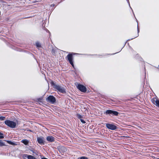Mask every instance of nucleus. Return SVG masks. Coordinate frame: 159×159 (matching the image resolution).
<instances>
[{
	"label": "nucleus",
	"instance_id": "obj_1",
	"mask_svg": "<svg viewBox=\"0 0 159 159\" xmlns=\"http://www.w3.org/2000/svg\"><path fill=\"white\" fill-rule=\"evenodd\" d=\"M51 84L55 89L57 90L58 92L63 93H66L65 90L63 87L60 86L59 85L56 84L54 82H51Z\"/></svg>",
	"mask_w": 159,
	"mask_h": 159
},
{
	"label": "nucleus",
	"instance_id": "obj_2",
	"mask_svg": "<svg viewBox=\"0 0 159 159\" xmlns=\"http://www.w3.org/2000/svg\"><path fill=\"white\" fill-rule=\"evenodd\" d=\"M4 123L7 126L12 128H15L16 125V122L10 120H5Z\"/></svg>",
	"mask_w": 159,
	"mask_h": 159
},
{
	"label": "nucleus",
	"instance_id": "obj_3",
	"mask_svg": "<svg viewBox=\"0 0 159 159\" xmlns=\"http://www.w3.org/2000/svg\"><path fill=\"white\" fill-rule=\"evenodd\" d=\"M66 58L67 60L69 61L70 64L72 65L73 67H74V65L73 62V56L72 54H69L68 55Z\"/></svg>",
	"mask_w": 159,
	"mask_h": 159
},
{
	"label": "nucleus",
	"instance_id": "obj_4",
	"mask_svg": "<svg viewBox=\"0 0 159 159\" xmlns=\"http://www.w3.org/2000/svg\"><path fill=\"white\" fill-rule=\"evenodd\" d=\"M46 100L47 102L53 104L55 102L56 99L54 96L50 95L46 98Z\"/></svg>",
	"mask_w": 159,
	"mask_h": 159
},
{
	"label": "nucleus",
	"instance_id": "obj_5",
	"mask_svg": "<svg viewBox=\"0 0 159 159\" xmlns=\"http://www.w3.org/2000/svg\"><path fill=\"white\" fill-rule=\"evenodd\" d=\"M106 113L107 114L112 115L113 116H117L119 113L116 111H115L111 110H107L106 111Z\"/></svg>",
	"mask_w": 159,
	"mask_h": 159
},
{
	"label": "nucleus",
	"instance_id": "obj_6",
	"mask_svg": "<svg viewBox=\"0 0 159 159\" xmlns=\"http://www.w3.org/2000/svg\"><path fill=\"white\" fill-rule=\"evenodd\" d=\"M77 88L81 91L83 92H85L86 91V87L82 85L79 84L76 86Z\"/></svg>",
	"mask_w": 159,
	"mask_h": 159
},
{
	"label": "nucleus",
	"instance_id": "obj_7",
	"mask_svg": "<svg viewBox=\"0 0 159 159\" xmlns=\"http://www.w3.org/2000/svg\"><path fill=\"white\" fill-rule=\"evenodd\" d=\"M106 126L108 129L112 130H116L117 128L116 126L110 124H106Z\"/></svg>",
	"mask_w": 159,
	"mask_h": 159
},
{
	"label": "nucleus",
	"instance_id": "obj_8",
	"mask_svg": "<svg viewBox=\"0 0 159 159\" xmlns=\"http://www.w3.org/2000/svg\"><path fill=\"white\" fill-rule=\"evenodd\" d=\"M37 141L38 143L41 145L44 144L45 143L44 139L43 137H38Z\"/></svg>",
	"mask_w": 159,
	"mask_h": 159
},
{
	"label": "nucleus",
	"instance_id": "obj_9",
	"mask_svg": "<svg viewBox=\"0 0 159 159\" xmlns=\"http://www.w3.org/2000/svg\"><path fill=\"white\" fill-rule=\"evenodd\" d=\"M152 101L154 104H155L159 107V100L156 98H153L152 99Z\"/></svg>",
	"mask_w": 159,
	"mask_h": 159
},
{
	"label": "nucleus",
	"instance_id": "obj_10",
	"mask_svg": "<svg viewBox=\"0 0 159 159\" xmlns=\"http://www.w3.org/2000/svg\"><path fill=\"white\" fill-rule=\"evenodd\" d=\"M47 140L49 142H52L54 141V138L52 136H48L47 137Z\"/></svg>",
	"mask_w": 159,
	"mask_h": 159
},
{
	"label": "nucleus",
	"instance_id": "obj_11",
	"mask_svg": "<svg viewBox=\"0 0 159 159\" xmlns=\"http://www.w3.org/2000/svg\"><path fill=\"white\" fill-rule=\"evenodd\" d=\"M21 142L26 145H28L29 143V141L26 139L22 140Z\"/></svg>",
	"mask_w": 159,
	"mask_h": 159
},
{
	"label": "nucleus",
	"instance_id": "obj_12",
	"mask_svg": "<svg viewBox=\"0 0 159 159\" xmlns=\"http://www.w3.org/2000/svg\"><path fill=\"white\" fill-rule=\"evenodd\" d=\"M35 44L37 47L38 48H39L41 47V45L40 43L38 42H37Z\"/></svg>",
	"mask_w": 159,
	"mask_h": 159
},
{
	"label": "nucleus",
	"instance_id": "obj_13",
	"mask_svg": "<svg viewBox=\"0 0 159 159\" xmlns=\"http://www.w3.org/2000/svg\"><path fill=\"white\" fill-rule=\"evenodd\" d=\"M31 151L33 153V155H38V152L37 151H34L32 150H31Z\"/></svg>",
	"mask_w": 159,
	"mask_h": 159
},
{
	"label": "nucleus",
	"instance_id": "obj_14",
	"mask_svg": "<svg viewBox=\"0 0 159 159\" xmlns=\"http://www.w3.org/2000/svg\"><path fill=\"white\" fill-rule=\"evenodd\" d=\"M28 159H37L34 157L32 156L29 155L28 157Z\"/></svg>",
	"mask_w": 159,
	"mask_h": 159
},
{
	"label": "nucleus",
	"instance_id": "obj_15",
	"mask_svg": "<svg viewBox=\"0 0 159 159\" xmlns=\"http://www.w3.org/2000/svg\"><path fill=\"white\" fill-rule=\"evenodd\" d=\"M5 145L4 142L2 140H0V146H2Z\"/></svg>",
	"mask_w": 159,
	"mask_h": 159
},
{
	"label": "nucleus",
	"instance_id": "obj_16",
	"mask_svg": "<svg viewBox=\"0 0 159 159\" xmlns=\"http://www.w3.org/2000/svg\"><path fill=\"white\" fill-rule=\"evenodd\" d=\"M29 155H28L26 154H24L23 155V157L24 158H28Z\"/></svg>",
	"mask_w": 159,
	"mask_h": 159
},
{
	"label": "nucleus",
	"instance_id": "obj_17",
	"mask_svg": "<svg viewBox=\"0 0 159 159\" xmlns=\"http://www.w3.org/2000/svg\"><path fill=\"white\" fill-rule=\"evenodd\" d=\"M77 115L78 118L79 119H81V118H82V116L79 114H77Z\"/></svg>",
	"mask_w": 159,
	"mask_h": 159
},
{
	"label": "nucleus",
	"instance_id": "obj_18",
	"mask_svg": "<svg viewBox=\"0 0 159 159\" xmlns=\"http://www.w3.org/2000/svg\"><path fill=\"white\" fill-rule=\"evenodd\" d=\"M5 119V117L3 116L0 117V119L1 120H4Z\"/></svg>",
	"mask_w": 159,
	"mask_h": 159
},
{
	"label": "nucleus",
	"instance_id": "obj_19",
	"mask_svg": "<svg viewBox=\"0 0 159 159\" xmlns=\"http://www.w3.org/2000/svg\"><path fill=\"white\" fill-rule=\"evenodd\" d=\"M7 142L8 143H9L10 144H12V145H13V142H12L11 141H7Z\"/></svg>",
	"mask_w": 159,
	"mask_h": 159
},
{
	"label": "nucleus",
	"instance_id": "obj_20",
	"mask_svg": "<svg viewBox=\"0 0 159 159\" xmlns=\"http://www.w3.org/2000/svg\"><path fill=\"white\" fill-rule=\"evenodd\" d=\"M80 121H81V122L82 123H83L84 124V123H85V122L84 120H83V119H80Z\"/></svg>",
	"mask_w": 159,
	"mask_h": 159
},
{
	"label": "nucleus",
	"instance_id": "obj_21",
	"mask_svg": "<svg viewBox=\"0 0 159 159\" xmlns=\"http://www.w3.org/2000/svg\"><path fill=\"white\" fill-rule=\"evenodd\" d=\"M80 159H88V158L87 157H82L80 158Z\"/></svg>",
	"mask_w": 159,
	"mask_h": 159
},
{
	"label": "nucleus",
	"instance_id": "obj_22",
	"mask_svg": "<svg viewBox=\"0 0 159 159\" xmlns=\"http://www.w3.org/2000/svg\"><path fill=\"white\" fill-rule=\"evenodd\" d=\"M3 138H4V136H3V134L2 135L0 134V139H3Z\"/></svg>",
	"mask_w": 159,
	"mask_h": 159
},
{
	"label": "nucleus",
	"instance_id": "obj_23",
	"mask_svg": "<svg viewBox=\"0 0 159 159\" xmlns=\"http://www.w3.org/2000/svg\"><path fill=\"white\" fill-rule=\"evenodd\" d=\"M40 156L41 157V159H48V158H46L45 157H43L42 156Z\"/></svg>",
	"mask_w": 159,
	"mask_h": 159
},
{
	"label": "nucleus",
	"instance_id": "obj_24",
	"mask_svg": "<svg viewBox=\"0 0 159 159\" xmlns=\"http://www.w3.org/2000/svg\"><path fill=\"white\" fill-rule=\"evenodd\" d=\"M52 54H55V52H54V51H53V50H52Z\"/></svg>",
	"mask_w": 159,
	"mask_h": 159
},
{
	"label": "nucleus",
	"instance_id": "obj_25",
	"mask_svg": "<svg viewBox=\"0 0 159 159\" xmlns=\"http://www.w3.org/2000/svg\"><path fill=\"white\" fill-rule=\"evenodd\" d=\"M137 29H138V33L139 32V28H138V27H137Z\"/></svg>",
	"mask_w": 159,
	"mask_h": 159
},
{
	"label": "nucleus",
	"instance_id": "obj_26",
	"mask_svg": "<svg viewBox=\"0 0 159 159\" xmlns=\"http://www.w3.org/2000/svg\"><path fill=\"white\" fill-rule=\"evenodd\" d=\"M0 134L2 135V133H0Z\"/></svg>",
	"mask_w": 159,
	"mask_h": 159
}]
</instances>
